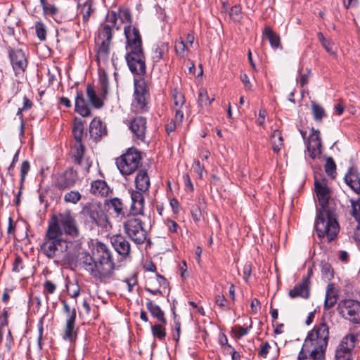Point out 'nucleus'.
Masks as SVG:
<instances>
[{
	"label": "nucleus",
	"instance_id": "1",
	"mask_svg": "<svg viewBox=\"0 0 360 360\" xmlns=\"http://www.w3.org/2000/svg\"><path fill=\"white\" fill-rule=\"evenodd\" d=\"M79 235L77 221L70 210L53 215L40 245L41 252L49 259H64L68 255L71 240Z\"/></svg>",
	"mask_w": 360,
	"mask_h": 360
},
{
	"label": "nucleus",
	"instance_id": "2",
	"mask_svg": "<svg viewBox=\"0 0 360 360\" xmlns=\"http://www.w3.org/2000/svg\"><path fill=\"white\" fill-rule=\"evenodd\" d=\"M82 264L86 271L101 281H106L110 278L115 269L110 250L106 245L101 242L96 243L93 257L88 254L82 257Z\"/></svg>",
	"mask_w": 360,
	"mask_h": 360
},
{
	"label": "nucleus",
	"instance_id": "3",
	"mask_svg": "<svg viewBox=\"0 0 360 360\" xmlns=\"http://www.w3.org/2000/svg\"><path fill=\"white\" fill-rule=\"evenodd\" d=\"M127 39L126 60L131 72L138 75L146 73V58L143 53L140 33L137 28L129 25L124 27Z\"/></svg>",
	"mask_w": 360,
	"mask_h": 360
},
{
	"label": "nucleus",
	"instance_id": "4",
	"mask_svg": "<svg viewBox=\"0 0 360 360\" xmlns=\"http://www.w3.org/2000/svg\"><path fill=\"white\" fill-rule=\"evenodd\" d=\"M117 20L115 12L109 13L106 17L107 23L103 25L98 30V37L96 38L97 56L98 65L105 63L109 58L110 44L112 34V29L116 27Z\"/></svg>",
	"mask_w": 360,
	"mask_h": 360
},
{
	"label": "nucleus",
	"instance_id": "5",
	"mask_svg": "<svg viewBox=\"0 0 360 360\" xmlns=\"http://www.w3.org/2000/svg\"><path fill=\"white\" fill-rule=\"evenodd\" d=\"M329 340V328L325 323L315 326L308 333L301 350L307 354H318L325 357Z\"/></svg>",
	"mask_w": 360,
	"mask_h": 360
},
{
	"label": "nucleus",
	"instance_id": "6",
	"mask_svg": "<svg viewBox=\"0 0 360 360\" xmlns=\"http://www.w3.org/2000/svg\"><path fill=\"white\" fill-rule=\"evenodd\" d=\"M315 229L320 238H326L328 242L333 240L340 230L334 212L330 210H318Z\"/></svg>",
	"mask_w": 360,
	"mask_h": 360
},
{
	"label": "nucleus",
	"instance_id": "7",
	"mask_svg": "<svg viewBox=\"0 0 360 360\" xmlns=\"http://www.w3.org/2000/svg\"><path fill=\"white\" fill-rule=\"evenodd\" d=\"M141 160V156L139 151L136 148H131L116 159V165L120 173L124 176H127L138 169Z\"/></svg>",
	"mask_w": 360,
	"mask_h": 360
},
{
	"label": "nucleus",
	"instance_id": "8",
	"mask_svg": "<svg viewBox=\"0 0 360 360\" xmlns=\"http://www.w3.org/2000/svg\"><path fill=\"white\" fill-rule=\"evenodd\" d=\"M136 215H129L123 226L125 233L131 240L136 244H142L146 240L147 231L143 228V222Z\"/></svg>",
	"mask_w": 360,
	"mask_h": 360
},
{
	"label": "nucleus",
	"instance_id": "9",
	"mask_svg": "<svg viewBox=\"0 0 360 360\" xmlns=\"http://www.w3.org/2000/svg\"><path fill=\"white\" fill-rule=\"evenodd\" d=\"M338 313L345 319L360 323V302L357 300L345 299L340 300L338 304Z\"/></svg>",
	"mask_w": 360,
	"mask_h": 360
},
{
	"label": "nucleus",
	"instance_id": "10",
	"mask_svg": "<svg viewBox=\"0 0 360 360\" xmlns=\"http://www.w3.org/2000/svg\"><path fill=\"white\" fill-rule=\"evenodd\" d=\"M82 212L96 226L105 230L111 227L108 217L102 210L100 203H89L83 208Z\"/></svg>",
	"mask_w": 360,
	"mask_h": 360
},
{
	"label": "nucleus",
	"instance_id": "11",
	"mask_svg": "<svg viewBox=\"0 0 360 360\" xmlns=\"http://www.w3.org/2000/svg\"><path fill=\"white\" fill-rule=\"evenodd\" d=\"M149 97L147 83L143 79L134 80V106L137 111L142 112L146 108Z\"/></svg>",
	"mask_w": 360,
	"mask_h": 360
},
{
	"label": "nucleus",
	"instance_id": "12",
	"mask_svg": "<svg viewBox=\"0 0 360 360\" xmlns=\"http://www.w3.org/2000/svg\"><path fill=\"white\" fill-rule=\"evenodd\" d=\"M355 341L356 337L354 334L349 333L345 335L336 348L335 360H352V352Z\"/></svg>",
	"mask_w": 360,
	"mask_h": 360
},
{
	"label": "nucleus",
	"instance_id": "13",
	"mask_svg": "<svg viewBox=\"0 0 360 360\" xmlns=\"http://www.w3.org/2000/svg\"><path fill=\"white\" fill-rule=\"evenodd\" d=\"M77 179V172L72 169H68L56 177L55 186L60 190H66L73 187Z\"/></svg>",
	"mask_w": 360,
	"mask_h": 360
},
{
	"label": "nucleus",
	"instance_id": "14",
	"mask_svg": "<svg viewBox=\"0 0 360 360\" xmlns=\"http://www.w3.org/2000/svg\"><path fill=\"white\" fill-rule=\"evenodd\" d=\"M9 58L15 74L23 72L27 68V61L24 52L20 49L8 50Z\"/></svg>",
	"mask_w": 360,
	"mask_h": 360
},
{
	"label": "nucleus",
	"instance_id": "15",
	"mask_svg": "<svg viewBox=\"0 0 360 360\" xmlns=\"http://www.w3.org/2000/svg\"><path fill=\"white\" fill-rule=\"evenodd\" d=\"M307 147L310 157L313 159L316 158L321 153L322 143L321 134L319 130L312 129L307 141Z\"/></svg>",
	"mask_w": 360,
	"mask_h": 360
},
{
	"label": "nucleus",
	"instance_id": "16",
	"mask_svg": "<svg viewBox=\"0 0 360 360\" xmlns=\"http://www.w3.org/2000/svg\"><path fill=\"white\" fill-rule=\"evenodd\" d=\"M105 205L108 207L110 213L114 214V217L117 220H122L127 213V210L122 201L118 198H112L105 200Z\"/></svg>",
	"mask_w": 360,
	"mask_h": 360
},
{
	"label": "nucleus",
	"instance_id": "17",
	"mask_svg": "<svg viewBox=\"0 0 360 360\" xmlns=\"http://www.w3.org/2000/svg\"><path fill=\"white\" fill-rule=\"evenodd\" d=\"M310 282L309 277L304 278L301 283L295 285L289 290L288 295L291 299L301 297L308 299L310 296Z\"/></svg>",
	"mask_w": 360,
	"mask_h": 360
},
{
	"label": "nucleus",
	"instance_id": "18",
	"mask_svg": "<svg viewBox=\"0 0 360 360\" xmlns=\"http://www.w3.org/2000/svg\"><path fill=\"white\" fill-rule=\"evenodd\" d=\"M110 241L114 249L119 255L123 257L129 255L131 250L130 243L124 236L120 234L114 235L110 238Z\"/></svg>",
	"mask_w": 360,
	"mask_h": 360
},
{
	"label": "nucleus",
	"instance_id": "19",
	"mask_svg": "<svg viewBox=\"0 0 360 360\" xmlns=\"http://www.w3.org/2000/svg\"><path fill=\"white\" fill-rule=\"evenodd\" d=\"M345 181L356 194H360V174L356 167L352 166L345 176Z\"/></svg>",
	"mask_w": 360,
	"mask_h": 360
},
{
	"label": "nucleus",
	"instance_id": "20",
	"mask_svg": "<svg viewBox=\"0 0 360 360\" xmlns=\"http://www.w3.org/2000/svg\"><path fill=\"white\" fill-rule=\"evenodd\" d=\"M315 191L321 208L319 210H329L328 202L330 198V190L325 183L315 181Z\"/></svg>",
	"mask_w": 360,
	"mask_h": 360
},
{
	"label": "nucleus",
	"instance_id": "21",
	"mask_svg": "<svg viewBox=\"0 0 360 360\" xmlns=\"http://www.w3.org/2000/svg\"><path fill=\"white\" fill-rule=\"evenodd\" d=\"M129 128L134 134L136 139L141 141H144L146 131V120L142 117H135L130 123Z\"/></svg>",
	"mask_w": 360,
	"mask_h": 360
},
{
	"label": "nucleus",
	"instance_id": "22",
	"mask_svg": "<svg viewBox=\"0 0 360 360\" xmlns=\"http://www.w3.org/2000/svg\"><path fill=\"white\" fill-rule=\"evenodd\" d=\"M132 204L131 206V211L134 214H143L144 209V197L143 193L146 192H141L139 190H131L129 191Z\"/></svg>",
	"mask_w": 360,
	"mask_h": 360
},
{
	"label": "nucleus",
	"instance_id": "23",
	"mask_svg": "<svg viewBox=\"0 0 360 360\" xmlns=\"http://www.w3.org/2000/svg\"><path fill=\"white\" fill-rule=\"evenodd\" d=\"M89 134L95 141L100 140L106 134V127L100 119L96 117L91 121L89 126Z\"/></svg>",
	"mask_w": 360,
	"mask_h": 360
},
{
	"label": "nucleus",
	"instance_id": "24",
	"mask_svg": "<svg viewBox=\"0 0 360 360\" xmlns=\"http://www.w3.org/2000/svg\"><path fill=\"white\" fill-rule=\"evenodd\" d=\"M278 350L279 348L276 342L272 341L271 343L266 342L261 345L258 354L262 358L271 359L278 356Z\"/></svg>",
	"mask_w": 360,
	"mask_h": 360
},
{
	"label": "nucleus",
	"instance_id": "25",
	"mask_svg": "<svg viewBox=\"0 0 360 360\" xmlns=\"http://www.w3.org/2000/svg\"><path fill=\"white\" fill-rule=\"evenodd\" d=\"M76 320V312L73 311L69 318H67L63 339L70 342H75L77 338V332L75 328Z\"/></svg>",
	"mask_w": 360,
	"mask_h": 360
},
{
	"label": "nucleus",
	"instance_id": "26",
	"mask_svg": "<svg viewBox=\"0 0 360 360\" xmlns=\"http://www.w3.org/2000/svg\"><path fill=\"white\" fill-rule=\"evenodd\" d=\"M150 184V177L147 171L144 169L139 170L135 179L136 188L141 192H147Z\"/></svg>",
	"mask_w": 360,
	"mask_h": 360
},
{
	"label": "nucleus",
	"instance_id": "27",
	"mask_svg": "<svg viewBox=\"0 0 360 360\" xmlns=\"http://www.w3.org/2000/svg\"><path fill=\"white\" fill-rule=\"evenodd\" d=\"M90 192L96 196L106 197L111 189L105 181L98 179L91 182Z\"/></svg>",
	"mask_w": 360,
	"mask_h": 360
},
{
	"label": "nucleus",
	"instance_id": "28",
	"mask_svg": "<svg viewBox=\"0 0 360 360\" xmlns=\"http://www.w3.org/2000/svg\"><path fill=\"white\" fill-rule=\"evenodd\" d=\"M75 111L82 117L91 115V110L82 92H78L75 98Z\"/></svg>",
	"mask_w": 360,
	"mask_h": 360
},
{
	"label": "nucleus",
	"instance_id": "29",
	"mask_svg": "<svg viewBox=\"0 0 360 360\" xmlns=\"http://www.w3.org/2000/svg\"><path fill=\"white\" fill-rule=\"evenodd\" d=\"M86 94L92 106L96 108H100L103 105V98L105 97L102 96L101 91L99 95H97L94 87L88 84L86 87Z\"/></svg>",
	"mask_w": 360,
	"mask_h": 360
},
{
	"label": "nucleus",
	"instance_id": "30",
	"mask_svg": "<svg viewBox=\"0 0 360 360\" xmlns=\"http://www.w3.org/2000/svg\"><path fill=\"white\" fill-rule=\"evenodd\" d=\"M146 308L150 311L151 315L156 318L158 321L162 324L167 323V320L165 317V314L160 307L154 303L153 301L149 300L146 302Z\"/></svg>",
	"mask_w": 360,
	"mask_h": 360
},
{
	"label": "nucleus",
	"instance_id": "31",
	"mask_svg": "<svg viewBox=\"0 0 360 360\" xmlns=\"http://www.w3.org/2000/svg\"><path fill=\"white\" fill-rule=\"evenodd\" d=\"M169 52V44L167 42H160L154 50L152 60L154 63H158L161 59L167 56Z\"/></svg>",
	"mask_w": 360,
	"mask_h": 360
},
{
	"label": "nucleus",
	"instance_id": "32",
	"mask_svg": "<svg viewBox=\"0 0 360 360\" xmlns=\"http://www.w3.org/2000/svg\"><path fill=\"white\" fill-rule=\"evenodd\" d=\"M263 33L269 39L272 49H282L279 35L277 34L271 27H265Z\"/></svg>",
	"mask_w": 360,
	"mask_h": 360
},
{
	"label": "nucleus",
	"instance_id": "33",
	"mask_svg": "<svg viewBox=\"0 0 360 360\" xmlns=\"http://www.w3.org/2000/svg\"><path fill=\"white\" fill-rule=\"evenodd\" d=\"M337 302V295L335 292L334 285L330 283L327 285L326 297L324 301V308L330 309Z\"/></svg>",
	"mask_w": 360,
	"mask_h": 360
},
{
	"label": "nucleus",
	"instance_id": "34",
	"mask_svg": "<svg viewBox=\"0 0 360 360\" xmlns=\"http://www.w3.org/2000/svg\"><path fill=\"white\" fill-rule=\"evenodd\" d=\"M271 141L272 143V149L274 153H279L283 147V139L280 130H274L271 136Z\"/></svg>",
	"mask_w": 360,
	"mask_h": 360
},
{
	"label": "nucleus",
	"instance_id": "35",
	"mask_svg": "<svg viewBox=\"0 0 360 360\" xmlns=\"http://www.w3.org/2000/svg\"><path fill=\"white\" fill-rule=\"evenodd\" d=\"M84 153V148L82 142H75L71 148L70 154L74 158L75 163L81 164Z\"/></svg>",
	"mask_w": 360,
	"mask_h": 360
},
{
	"label": "nucleus",
	"instance_id": "36",
	"mask_svg": "<svg viewBox=\"0 0 360 360\" xmlns=\"http://www.w3.org/2000/svg\"><path fill=\"white\" fill-rule=\"evenodd\" d=\"M214 98H210L205 89L201 88L198 91V105L201 108L208 107L211 105Z\"/></svg>",
	"mask_w": 360,
	"mask_h": 360
},
{
	"label": "nucleus",
	"instance_id": "37",
	"mask_svg": "<svg viewBox=\"0 0 360 360\" xmlns=\"http://www.w3.org/2000/svg\"><path fill=\"white\" fill-rule=\"evenodd\" d=\"M99 90L101 91L102 96L105 97L108 91V77L104 71L99 72L98 78Z\"/></svg>",
	"mask_w": 360,
	"mask_h": 360
},
{
	"label": "nucleus",
	"instance_id": "38",
	"mask_svg": "<svg viewBox=\"0 0 360 360\" xmlns=\"http://www.w3.org/2000/svg\"><path fill=\"white\" fill-rule=\"evenodd\" d=\"M311 106L312 115H313L314 119L316 121L320 122L324 117L326 116L325 110L319 104H318L315 102H311Z\"/></svg>",
	"mask_w": 360,
	"mask_h": 360
},
{
	"label": "nucleus",
	"instance_id": "39",
	"mask_svg": "<svg viewBox=\"0 0 360 360\" xmlns=\"http://www.w3.org/2000/svg\"><path fill=\"white\" fill-rule=\"evenodd\" d=\"M79 11L82 14L83 21H88L92 11L91 2L89 0H86L82 4H79Z\"/></svg>",
	"mask_w": 360,
	"mask_h": 360
},
{
	"label": "nucleus",
	"instance_id": "40",
	"mask_svg": "<svg viewBox=\"0 0 360 360\" xmlns=\"http://www.w3.org/2000/svg\"><path fill=\"white\" fill-rule=\"evenodd\" d=\"M57 285L50 280H46L43 283V294L46 297V301H49V295L54 294L56 291Z\"/></svg>",
	"mask_w": 360,
	"mask_h": 360
},
{
	"label": "nucleus",
	"instance_id": "41",
	"mask_svg": "<svg viewBox=\"0 0 360 360\" xmlns=\"http://www.w3.org/2000/svg\"><path fill=\"white\" fill-rule=\"evenodd\" d=\"M172 96L174 100L175 108H181L185 103L184 94L175 88L172 92Z\"/></svg>",
	"mask_w": 360,
	"mask_h": 360
},
{
	"label": "nucleus",
	"instance_id": "42",
	"mask_svg": "<svg viewBox=\"0 0 360 360\" xmlns=\"http://www.w3.org/2000/svg\"><path fill=\"white\" fill-rule=\"evenodd\" d=\"M165 325V324L160 323L151 326V331L155 338H158L159 340L165 339L166 336Z\"/></svg>",
	"mask_w": 360,
	"mask_h": 360
},
{
	"label": "nucleus",
	"instance_id": "43",
	"mask_svg": "<svg viewBox=\"0 0 360 360\" xmlns=\"http://www.w3.org/2000/svg\"><path fill=\"white\" fill-rule=\"evenodd\" d=\"M81 198L82 195L77 191H70L64 195V201L68 203L77 204Z\"/></svg>",
	"mask_w": 360,
	"mask_h": 360
},
{
	"label": "nucleus",
	"instance_id": "44",
	"mask_svg": "<svg viewBox=\"0 0 360 360\" xmlns=\"http://www.w3.org/2000/svg\"><path fill=\"white\" fill-rule=\"evenodd\" d=\"M83 131V122L81 121L75 122L72 128V134L75 137V142H82Z\"/></svg>",
	"mask_w": 360,
	"mask_h": 360
},
{
	"label": "nucleus",
	"instance_id": "45",
	"mask_svg": "<svg viewBox=\"0 0 360 360\" xmlns=\"http://www.w3.org/2000/svg\"><path fill=\"white\" fill-rule=\"evenodd\" d=\"M321 271L325 279L330 280L333 277V270L330 264L326 262L321 261Z\"/></svg>",
	"mask_w": 360,
	"mask_h": 360
},
{
	"label": "nucleus",
	"instance_id": "46",
	"mask_svg": "<svg viewBox=\"0 0 360 360\" xmlns=\"http://www.w3.org/2000/svg\"><path fill=\"white\" fill-rule=\"evenodd\" d=\"M252 321H250L249 326L243 327L240 326H235L232 328V332L234 333V335L237 339H240L249 333V330L252 328Z\"/></svg>",
	"mask_w": 360,
	"mask_h": 360
},
{
	"label": "nucleus",
	"instance_id": "47",
	"mask_svg": "<svg viewBox=\"0 0 360 360\" xmlns=\"http://www.w3.org/2000/svg\"><path fill=\"white\" fill-rule=\"evenodd\" d=\"M325 172L328 175L335 177L334 174H335L336 170V165L333 159L330 157L326 158V165L324 166Z\"/></svg>",
	"mask_w": 360,
	"mask_h": 360
},
{
	"label": "nucleus",
	"instance_id": "48",
	"mask_svg": "<svg viewBox=\"0 0 360 360\" xmlns=\"http://www.w3.org/2000/svg\"><path fill=\"white\" fill-rule=\"evenodd\" d=\"M35 31L37 37L41 41H44L46 37V26L41 21L37 22L35 24Z\"/></svg>",
	"mask_w": 360,
	"mask_h": 360
},
{
	"label": "nucleus",
	"instance_id": "49",
	"mask_svg": "<svg viewBox=\"0 0 360 360\" xmlns=\"http://www.w3.org/2000/svg\"><path fill=\"white\" fill-rule=\"evenodd\" d=\"M215 303L223 310L230 309L229 302L225 298L223 294H218L215 296Z\"/></svg>",
	"mask_w": 360,
	"mask_h": 360
},
{
	"label": "nucleus",
	"instance_id": "50",
	"mask_svg": "<svg viewBox=\"0 0 360 360\" xmlns=\"http://www.w3.org/2000/svg\"><path fill=\"white\" fill-rule=\"evenodd\" d=\"M174 50L176 53L180 56L184 57L185 55V52L188 50L187 45L184 43L182 39H180L179 41H176L174 45Z\"/></svg>",
	"mask_w": 360,
	"mask_h": 360
},
{
	"label": "nucleus",
	"instance_id": "51",
	"mask_svg": "<svg viewBox=\"0 0 360 360\" xmlns=\"http://www.w3.org/2000/svg\"><path fill=\"white\" fill-rule=\"evenodd\" d=\"M325 357L318 354H307L303 350L300 352L297 360H324Z\"/></svg>",
	"mask_w": 360,
	"mask_h": 360
},
{
	"label": "nucleus",
	"instance_id": "52",
	"mask_svg": "<svg viewBox=\"0 0 360 360\" xmlns=\"http://www.w3.org/2000/svg\"><path fill=\"white\" fill-rule=\"evenodd\" d=\"M230 18L234 21H239L241 18V8L240 6L235 5L231 7L230 13Z\"/></svg>",
	"mask_w": 360,
	"mask_h": 360
},
{
	"label": "nucleus",
	"instance_id": "53",
	"mask_svg": "<svg viewBox=\"0 0 360 360\" xmlns=\"http://www.w3.org/2000/svg\"><path fill=\"white\" fill-rule=\"evenodd\" d=\"M352 215L356 221H360V198L356 201H352Z\"/></svg>",
	"mask_w": 360,
	"mask_h": 360
},
{
	"label": "nucleus",
	"instance_id": "54",
	"mask_svg": "<svg viewBox=\"0 0 360 360\" xmlns=\"http://www.w3.org/2000/svg\"><path fill=\"white\" fill-rule=\"evenodd\" d=\"M30 170V163L28 161H23L20 167V184L21 187L23 185V182L25 179V176Z\"/></svg>",
	"mask_w": 360,
	"mask_h": 360
},
{
	"label": "nucleus",
	"instance_id": "55",
	"mask_svg": "<svg viewBox=\"0 0 360 360\" xmlns=\"http://www.w3.org/2000/svg\"><path fill=\"white\" fill-rule=\"evenodd\" d=\"M325 50L330 55L336 56V51L335 50V44L333 41L328 39L327 41L321 44Z\"/></svg>",
	"mask_w": 360,
	"mask_h": 360
},
{
	"label": "nucleus",
	"instance_id": "56",
	"mask_svg": "<svg viewBox=\"0 0 360 360\" xmlns=\"http://www.w3.org/2000/svg\"><path fill=\"white\" fill-rule=\"evenodd\" d=\"M119 17L123 23L131 22V17L129 11L128 10L120 11L119 13Z\"/></svg>",
	"mask_w": 360,
	"mask_h": 360
},
{
	"label": "nucleus",
	"instance_id": "57",
	"mask_svg": "<svg viewBox=\"0 0 360 360\" xmlns=\"http://www.w3.org/2000/svg\"><path fill=\"white\" fill-rule=\"evenodd\" d=\"M45 15H56L58 13V8L53 4H48L43 9Z\"/></svg>",
	"mask_w": 360,
	"mask_h": 360
},
{
	"label": "nucleus",
	"instance_id": "58",
	"mask_svg": "<svg viewBox=\"0 0 360 360\" xmlns=\"http://www.w3.org/2000/svg\"><path fill=\"white\" fill-rule=\"evenodd\" d=\"M23 269L22 260L19 256L16 257L13 264V271L20 272Z\"/></svg>",
	"mask_w": 360,
	"mask_h": 360
},
{
	"label": "nucleus",
	"instance_id": "59",
	"mask_svg": "<svg viewBox=\"0 0 360 360\" xmlns=\"http://www.w3.org/2000/svg\"><path fill=\"white\" fill-rule=\"evenodd\" d=\"M184 120V112L181 108H175V116L173 122L176 123L178 126L181 125Z\"/></svg>",
	"mask_w": 360,
	"mask_h": 360
},
{
	"label": "nucleus",
	"instance_id": "60",
	"mask_svg": "<svg viewBox=\"0 0 360 360\" xmlns=\"http://www.w3.org/2000/svg\"><path fill=\"white\" fill-rule=\"evenodd\" d=\"M191 212L193 219L195 221H200L201 217V212L200 209L198 207H193Z\"/></svg>",
	"mask_w": 360,
	"mask_h": 360
},
{
	"label": "nucleus",
	"instance_id": "61",
	"mask_svg": "<svg viewBox=\"0 0 360 360\" xmlns=\"http://www.w3.org/2000/svg\"><path fill=\"white\" fill-rule=\"evenodd\" d=\"M266 115V112L264 109H260L259 112V117L257 120V123L259 126H263L265 122V117Z\"/></svg>",
	"mask_w": 360,
	"mask_h": 360
},
{
	"label": "nucleus",
	"instance_id": "62",
	"mask_svg": "<svg viewBox=\"0 0 360 360\" xmlns=\"http://www.w3.org/2000/svg\"><path fill=\"white\" fill-rule=\"evenodd\" d=\"M193 167L194 168L195 171L199 174L200 177L201 178L202 176V172L204 170V167L201 165L199 160H196L194 162V164L193 165Z\"/></svg>",
	"mask_w": 360,
	"mask_h": 360
},
{
	"label": "nucleus",
	"instance_id": "63",
	"mask_svg": "<svg viewBox=\"0 0 360 360\" xmlns=\"http://www.w3.org/2000/svg\"><path fill=\"white\" fill-rule=\"evenodd\" d=\"M261 305L259 301L255 298L252 300L251 302V309L254 314H257V311L260 309Z\"/></svg>",
	"mask_w": 360,
	"mask_h": 360
},
{
	"label": "nucleus",
	"instance_id": "64",
	"mask_svg": "<svg viewBox=\"0 0 360 360\" xmlns=\"http://www.w3.org/2000/svg\"><path fill=\"white\" fill-rule=\"evenodd\" d=\"M68 293L72 297H77L79 295V288L77 285H73L68 288Z\"/></svg>",
	"mask_w": 360,
	"mask_h": 360
}]
</instances>
